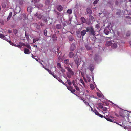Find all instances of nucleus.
I'll list each match as a JSON object with an SVG mask.
<instances>
[{
  "instance_id": "f257e3e1",
  "label": "nucleus",
  "mask_w": 131,
  "mask_h": 131,
  "mask_svg": "<svg viewBox=\"0 0 131 131\" xmlns=\"http://www.w3.org/2000/svg\"><path fill=\"white\" fill-rule=\"evenodd\" d=\"M9 43L12 46H16L18 47L21 48L22 46H26L29 49H31L30 46L28 44H25V43L22 42H19L18 44L16 43H15L13 42L14 41H8Z\"/></svg>"
},
{
  "instance_id": "f03ea898",
  "label": "nucleus",
  "mask_w": 131,
  "mask_h": 131,
  "mask_svg": "<svg viewBox=\"0 0 131 131\" xmlns=\"http://www.w3.org/2000/svg\"><path fill=\"white\" fill-rule=\"evenodd\" d=\"M65 68L68 71V72L66 73L67 77L69 78H70L71 76L73 75L74 73L70 67L68 66H65Z\"/></svg>"
},
{
  "instance_id": "7ed1b4c3",
  "label": "nucleus",
  "mask_w": 131,
  "mask_h": 131,
  "mask_svg": "<svg viewBox=\"0 0 131 131\" xmlns=\"http://www.w3.org/2000/svg\"><path fill=\"white\" fill-rule=\"evenodd\" d=\"M87 32H89L91 34L94 36L95 33L94 29L92 27H86Z\"/></svg>"
},
{
  "instance_id": "20e7f679",
  "label": "nucleus",
  "mask_w": 131,
  "mask_h": 131,
  "mask_svg": "<svg viewBox=\"0 0 131 131\" xmlns=\"http://www.w3.org/2000/svg\"><path fill=\"white\" fill-rule=\"evenodd\" d=\"M110 26V25H108L104 30V32L106 35H108L109 32L111 31V28Z\"/></svg>"
},
{
  "instance_id": "39448f33",
  "label": "nucleus",
  "mask_w": 131,
  "mask_h": 131,
  "mask_svg": "<svg viewBox=\"0 0 131 131\" xmlns=\"http://www.w3.org/2000/svg\"><path fill=\"white\" fill-rule=\"evenodd\" d=\"M88 67L87 68L88 69H89L91 71H93L94 69V66L93 64H90L88 65Z\"/></svg>"
},
{
  "instance_id": "423d86ee",
  "label": "nucleus",
  "mask_w": 131,
  "mask_h": 131,
  "mask_svg": "<svg viewBox=\"0 0 131 131\" xmlns=\"http://www.w3.org/2000/svg\"><path fill=\"white\" fill-rule=\"evenodd\" d=\"M113 42H112L111 46L112 48H115L117 47V44L115 42V41H113Z\"/></svg>"
},
{
  "instance_id": "0eeeda50",
  "label": "nucleus",
  "mask_w": 131,
  "mask_h": 131,
  "mask_svg": "<svg viewBox=\"0 0 131 131\" xmlns=\"http://www.w3.org/2000/svg\"><path fill=\"white\" fill-rule=\"evenodd\" d=\"M76 48V46L74 44H72L71 46L70 50L71 51H73Z\"/></svg>"
},
{
  "instance_id": "6e6552de",
  "label": "nucleus",
  "mask_w": 131,
  "mask_h": 131,
  "mask_svg": "<svg viewBox=\"0 0 131 131\" xmlns=\"http://www.w3.org/2000/svg\"><path fill=\"white\" fill-rule=\"evenodd\" d=\"M125 112L124 111H122L119 112L120 116L122 117H124L125 116Z\"/></svg>"
},
{
  "instance_id": "1a4fd4ad",
  "label": "nucleus",
  "mask_w": 131,
  "mask_h": 131,
  "mask_svg": "<svg viewBox=\"0 0 131 131\" xmlns=\"http://www.w3.org/2000/svg\"><path fill=\"white\" fill-rule=\"evenodd\" d=\"M87 32V29L86 28V29H84L82 30L81 32V35L82 36H84L86 32Z\"/></svg>"
},
{
  "instance_id": "9d476101",
  "label": "nucleus",
  "mask_w": 131,
  "mask_h": 131,
  "mask_svg": "<svg viewBox=\"0 0 131 131\" xmlns=\"http://www.w3.org/2000/svg\"><path fill=\"white\" fill-rule=\"evenodd\" d=\"M24 52L26 54H29L30 53L29 50L27 48H24Z\"/></svg>"
},
{
  "instance_id": "9b49d317",
  "label": "nucleus",
  "mask_w": 131,
  "mask_h": 131,
  "mask_svg": "<svg viewBox=\"0 0 131 131\" xmlns=\"http://www.w3.org/2000/svg\"><path fill=\"white\" fill-rule=\"evenodd\" d=\"M77 36L79 38H80L82 36L81 34V32L79 30H77L76 31Z\"/></svg>"
},
{
  "instance_id": "f8f14e48",
  "label": "nucleus",
  "mask_w": 131,
  "mask_h": 131,
  "mask_svg": "<svg viewBox=\"0 0 131 131\" xmlns=\"http://www.w3.org/2000/svg\"><path fill=\"white\" fill-rule=\"evenodd\" d=\"M104 118L109 121L111 122H113V120L110 118L108 115H106L105 116H104Z\"/></svg>"
},
{
  "instance_id": "ddd939ff",
  "label": "nucleus",
  "mask_w": 131,
  "mask_h": 131,
  "mask_svg": "<svg viewBox=\"0 0 131 131\" xmlns=\"http://www.w3.org/2000/svg\"><path fill=\"white\" fill-rule=\"evenodd\" d=\"M68 56L70 58H73L74 56V53L72 52H70L68 54Z\"/></svg>"
},
{
  "instance_id": "4468645a",
  "label": "nucleus",
  "mask_w": 131,
  "mask_h": 131,
  "mask_svg": "<svg viewBox=\"0 0 131 131\" xmlns=\"http://www.w3.org/2000/svg\"><path fill=\"white\" fill-rule=\"evenodd\" d=\"M97 105L98 106L99 108L100 109H102L103 108L104 104L102 103H98Z\"/></svg>"
},
{
  "instance_id": "2eb2a0df",
  "label": "nucleus",
  "mask_w": 131,
  "mask_h": 131,
  "mask_svg": "<svg viewBox=\"0 0 131 131\" xmlns=\"http://www.w3.org/2000/svg\"><path fill=\"white\" fill-rule=\"evenodd\" d=\"M73 59L74 61H79V58L78 56L77 55V54L75 55L73 57Z\"/></svg>"
},
{
  "instance_id": "dca6fc26",
  "label": "nucleus",
  "mask_w": 131,
  "mask_h": 131,
  "mask_svg": "<svg viewBox=\"0 0 131 131\" xmlns=\"http://www.w3.org/2000/svg\"><path fill=\"white\" fill-rule=\"evenodd\" d=\"M57 10L59 11H61L63 9V7L61 5H59L57 7Z\"/></svg>"
},
{
  "instance_id": "f3484780",
  "label": "nucleus",
  "mask_w": 131,
  "mask_h": 131,
  "mask_svg": "<svg viewBox=\"0 0 131 131\" xmlns=\"http://www.w3.org/2000/svg\"><path fill=\"white\" fill-rule=\"evenodd\" d=\"M87 13L89 14H91L92 13V11L90 8H87Z\"/></svg>"
},
{
  "instance_id": "a211bd4d",
  "label": "nucleus",
  "mask_w": 131,
  "mask_h": 131,
  "mask_svg": "<svg viewBox=\"0 0 131 131\" xmlns=\"http://www.w3.org/2000/svg\"><path fill=\"white\" fill-rule=\"evenodd\" d=\"M12 13L11 12H10L9 13V14L8 15V17L7 19V21H8V20H10V18H11V17L12 16Z\"/></svg>"
},
{
  "instance_id": "6ab92c4d",
  "label": "nucleus",
  "mask_w": 131,
  "mask_h": 131,
  "mask_svg": "<svg viewBox=\"0 0 131 131\" xmlns=\"http://www.w3.org/2000/svg\"><path fill=\"white\" fill-rule=\"evenodd\" d=\"M48 72L50 74L52 75L54 78H56V75H54V73H53L52 72L51 70H49Z\"/></svg>"
},
{
  "instance_id": "aec40b11",
  "label": "nucleus",
  "mask_w": 131,
  "mask_h": 131,
  "mask_svg": "<svg viewBox=\"0 0 131 131\" xmlns=\"http://www.w3.org/2000/svg\"><path fill=\"white\" fill-rule=\"evenodd\" d=\"M57 67L60 70L62 67H61V65L60 63H58L57 64Z\"/></svg>"
},
{
  "instance_id": "412c9836",
  "label": "nucleus",
  "mask_w": 131,
  "mask_h": 131,
  "mask_svg": "<svg viewBox=\"0 0 131 131\" xmlns=\"http://www.w3.org/2000/svg\"><path fill=\"white\" fill-rule=\"evenodd\" d=\"M56 27L57 29H60L61 28V26L60 24H57L56 25Z\"/></svg>"
},
{
  "instance_id": "4be33fe9",
  "label": "nucleus",
  "mask_w": 131,
  "mask_h": 131,
  "mask_svg": "<svg viewBox=\"0 0 131 131\" xmlns=\"http://www.w3.org/2000/svg\"><path fill=\"white\" fill-rule=\"evenodd\" d=\"M60 70H61L63 73H64L66 72V70L64 68L62 67Z\"/></svg>"
},
{
  "instance_id": "5701e85b",
  "label": "nucleus",
  "mask_w": 131,
  "mask_h": 131,
  "mask_svg": "<svg viewBox=\"0 0 131 131\" xmlns=\"http://www.w3.org/2000/svg\"><path fill=\"white\" fill-rule=\"evenodd\" d=\"M112 41H107L106 44V45L107 46H111L112 43Z\"/></svg>"
},
{
  "instance_id": "b1692460",
  "label": "nucleus",
  "mask_w": 131,
  "mask_h": 131,
  "mask_svg": "<svg viewBox=\"0 0 131 131\" xmlns=\"http://www.w3.org/2000/svg\"><path fill=\"white\" fill-rule=\"evenodd\" d=\"M86 78L88 82H90L91 81V78L90 76L87 75H86Z\"/></svg>"
},
{
  "instance_id": "393cba45",
  "label": "nucleus",
  "mask_w": 131,
  "mask_h": 131,
  "mask_svg": "<svg viewBox=\"0 0 131 131\" xmlns=\"http://www.w3.org/2000/svg\"><path fill=\"white\" fill-rule=\"evenodd\" d=\"M81 20L82 21L83 23H84L85 22L86 20L85 18L83 17H82L81 18Z\"/></svg>"
},
{
  "instance_id": "a878e982",
  "label": "nucleus",
  "mask_w": 131,
  "mask_h": 131,
  "mask_svg": "<svg viewBox=\"0 0 131 131\" xmlns=\"http://www.w3.org/2000/svg\"><path fill=\"white\" fill-rule=\"evenodd\" d=\"M64 63L66 64H68L69 63V60L68 59H66L64 60Z\"/></svg>"
},
{
  "instance_id": "bb28decb",
  "label": "nucleus",
  "mask_w": 131,
  "mask_h": 131,
  "mask_svg": "<svg viewBox=\"0 0 131 131\" xmlns=\"http://www.w3.org/2000/svg\"><path fill=\"white\" fill-rule=\"evenodd\" d=\"M85 46L86 49L88 50H89L91 49V47L89 46L88 45H86Z\"/></svg>"
},
{
  "instance_id": "cd10ccee",
  "label": "nucleus",
  "mask_w": 131,
  "mask_h": 131,
  "mask_svg": "<svg viewBox=\"0 0 131 131\" xmlns=\"http://www.w3.org/2000/svg\"><path fill=\"white\" fill-rule=\"evenodd\" d=\"M93 112L95 113L96 115H97V116L98 115H99V113L98 112L96 109L94 110Z\"/></svg>"
},
{
  "instance_id": "c85d7f7f",
  "label": "nucleus",
  "mask_w": 131,
  "mask_h": 131,
  "mask_svg": "<svg viewBox=\"0 0 131 131\" xmlns=\"http://www.w3.org/2000/svg\"><path fill=\"white\" fill-rule=\"evenodd\" d=\"M72 12V10L71 9H68L67 11V13L69 14H71Z\"/></svg>"
},
{
  "instance_id": "c756f323",
  "label": "nucleus",
  "mask_w": 131,
  "mask_h": 131,
  "mask_svg": "<svg viewBox=\"0 0 131 131\" xmlns=\"http://www.w3.org/2000/svg\"><path fill=\"white\" fill-rule=\"evenodd\" d=\"M67 80L68 82V85L70 86L71 85V82L70 81V80L69 79H67Z\"/></svg>"
},
{
  "instance_id": "7c9ffc66",
  "label": "nucleus",
  "mask_w": 131,
  "mask_h": 131,
  "mask_svg": "<svg viewBox=\"0 0 131 131\" xmlns=\"http://www.w3.org/2000/svg\"><path fill=\"white\" fill-rule=\"evenodd\" d=\"M52 38L53 40L54 41H55L57 40V37L55 35H53L52 36Z\"/></svg>"
},
{
  "instance_id": "2f4dec72",
  "label": "nucleus",
  "mask_w": 131,
  "mask_h": 131,
  "mask_svg": "<svg viewBox=\"0 0 131 131\" xmlns=\"http://www.w3.org/2000/svg\"><path fill=\"white\" fill-rule=\"evenodd\" d=\"M75 62V63L77 65V68H78L79 66L80 65V64L79 63V61H74Z\"/></svg>"
},
{
  "instance_id": "473e14b6",
  "label": "nucleus",
  "mask_w": 131,
  "mask_h": 131,
  "mask_svg": "<svg viewBox=\"0 0 131 131\" xmlns=\"http://www.w3.org/2000/svg\"><path fill=\"white\" fill-rule=\"evenodd\" d=\"M32 57L33 58L35 59L36 61H38V59L37 58H36V57L37 58V57H36L35 56H34V55H33V54H32Z\"/></svg>"
},
{
  "instance_id": "72a5a7b5",
  "label": "nucleus",
  "mask_w": 131,
  "mask_h": 131,
  "mask_svg": "<svg viewBox=\"0 0 131 131\" xmlns=\"http://www.w3.org/2000/svg\"><path fill=\"white\" fill-rule=\"evenodd\" d=\"M67 89L70 91L72 89V87L71 86H67Z\"/></svg>"
},
{
  "instance_id": "f704fd0d",
  "label": "nucleus",
  "mask_w": 131,
  "mask_h": 131,
  "mask_svg": "<svg viewBox=\"0 0 131 131\" xmlns=\"http://www.w3.org/2000/svg\"><path fill=\"white\" fill-rule=\"evenodd\" d=\"M90 88L91 89H93L94 88V85L92 84H91L90 85Z\"/></svg>"
},
{
  "instance_id": "c9c22d12",
  "label": "nucleus",
  "mask_w": 131,
  "mask_h": 131,
  "mask_svg": "<svg viewBox=\"0 0 131 131\" xmlns=\"http://www.w3.org/2000/svg\"><path fill=\"white\" fill-rule=\"evenodd\" d=\"M80 82H81V83H82V84L83 85H84V83L83 80H82V79H80Z\"/></svg>"
},
{
  "instance_id": "e433bc0d",
  "label": "nucleus",
  "mask_w": 131,
  "mask_h": 131,
  "mask_svg": "<svg viewBox=\"0 0 131 131\" xmlns=\"http://www.w3.org/2000/svg\"><path fill=\"white\" fill-rule=\"evenodd\" d=\"M83 102H84V103L87 106L88 105L89 106V105H90L89 104V103L87 102L86 101H85V100H83Z\"/></svg>"
},
{
  "instance_id": "4c0bfd02",
  "label": "nucleus",
  "mask_w": 131,
  "mask_h": 131,
  "mask_svg": "<svg viewBox=\"0 0 131 131\" xmlns=\"http://www.w3.org/2000/svg\"><path fill=\"white\" fill-rule=\"evenodd\" d=\"M69 40L70 41H72L73 40V38L72 37H69Z\"/></svg>"
},
{
  "instance_id": "58836bf2",
  "label": "nucleus",
  "mask_w": 131,
  "mask_h": 131,
  "mask_svg": "<svg viewBox=\"0 0 131 131\" xmlns=\"http://www.w3.org/2000/svg\"><path fill=\"white\" fill-rule=\"evenodd\" d=\"M103 110L104 111H106L107 110V108L106 107H103L102 108Z\"/></svg>"
},
{
  "instance_id": "ea45409f",
  "label": "nucleus",
  "mask_w": 131,
  "mask_h": 131,
  "mask_svg": "<svg viewBox=\"0 0 131 131\" xmlns=\"http://www.w3.org/2000/svg\"><path fill=\"white\" fill-rule=\"evenodd\" d=\"M97 96L99 97H102V95L101 94L99 93H97Z\"/></svg>"
},
{
  "instance_id": "a19ab883",
  "label": "nucleus",
  "mask_w": 131,
  "mask_h": 131,
  "mask_svg": "<svg viewBox=\"0 0 131 131\" xmlns=\"http://www.w3.org/2000/svg\"><path fill=\"white\" fill-rule=\"evenodd\" d=\"M40 40V39L39 38H37V39H35L34 38L33 39V41H38V40Z\"/></svg>"
},
{
  "instance_id": "79ce46f5",
  "label": "nucleus",
  "mask_w": 131,
  "mask_h": 131,
  "mask_svg": "<svg viewBox=\"0 0 131 131\" xmlns=\"http://www.w3.org/2000/svg\"><path fill=\"white\" fill-rule=\"evenodd\" d=\"M44 34L45 36H46L47 34V31L46 29L44 31Z\"/></svg>"
},
{
  "instance_id": "37998d69",
  "label": "nucleus",
  "mask_w": 131,
  "mask_h": 131,
  "mask_svg": "<svg viewBox=\"0 0 131 131\" xmlns=\"http://www.w3.org/2000/svg\"><path fill=\"white\" fill-rule=\"evenodd\" d=\"M95 27L97 28H100V24H97L95 26Z\"/></svg>"
},
{
  "instance_id": "c03bdc74",
  "label": "nucleus",
  "mask_w": 131,
  "mask_h": 131,
  "mask_svg": "<svg viewBox=\"0 0 131 131\" xmlns=\"http://www.w3.org/2000/svg\"><path fill=\"white\" fill-rule=\"evenodd\" d=\"M126 35L127 37H128L130 36V33L129 32H128L126 33Z\"/></svg>"
},
{
  "instance_id": "a18cd8bd",
  "label": "nucleus",
  "mask_w": 131,
  "mask_h": 131,
  "mask_svg": "<svg viewBox=\"0 0 131 131\" xmlns=\"http://www.w3.org/2000/svg\"><path fill=\"white\" fill-rule=\"evenodd\" d=\"M2 6L3 8H5L6 7V4H3L2 5Z\"/></svg>"
},
{
  "instance_id": "49530a36",
  "label": "nucleus",
  "mask_w": 131,
  "mask_h": 131,
  "mask_svg": "<svg viewBox=\"0 0 131 131\" xmlns=\"http://www.w3.org/2000/svg\"><path fill=\"white\" fill-rule=\"evenodd\" d=\"M49 3V0H46L45 2V3L46 4H48Z\"/></svg>"
},
{
  "instance_id": "de8ad7c7",
  "label": "nucleus",
  "mask_w": 131,
  "mask_h": 131,
  "mask_svg": "<svg viewBox=\"0 0 131 131\" xmlns=\"http://www.w3.org/2000/svg\"><path fill=\"white\" fill-rule=\"evenodd\" d=\"M75 89H72V90L71 91V93H74L75 92Z\"/></svg>"
},
{
  "instance_id": "09e8293b",
  "label": "nucleus",
  "mask_w": 131,
  "mask_h": 131,
  "mask_svg": "<svg viewBox=\"0 0 131 131\" xmlns=\"http://www.w3.org/2000/svg\"><path fill=\"white\" fill-rule=\"evenodd\" d=\"M75 88L76 89V90L77 91H79L80 90V89L77 86H75Z\"/></svg>"
},
{
  "instance_id": "8fccbe9b",
  "label": "nucleus",
  "mask_w": 131,
  "mask_h": 131,
  "mask_svg": "<svg viewBox=\"0 0 131 131\" xmlns=\"http://www.w3.org/2000/svg\"><path fill=\"white\" fill-rule=\"evenodd\" d=\"M4 36L2 34L0 33V37L1 38H4Z\"/></svg>"
},
{
  "instance_id": "3c124183",
  "label": "nucleus",
  "mask_w": 131,
  "mask_h": 131,
  "mask_svg": "<svg viewBox=\"0 0 131 131\" xmlns=\"http://www.w3.org/2000/svg\"><path fill=\"white\" fill-rule=\"evenodd\" d=\"M99 0H96L95 1H94L93 2L94 4H96L97 2H98Z\"/></svg>"
},
{
  "instance_id": "603ef678",
  "label": "nucleus",
  "mask_w": 131,
  "mask_h": 131,
  "mask_svg": "<svg viewBox=\"0 0 131 131\" xmlns=\"http://www.w3.org/2000/svg\"><path fill=\"white\" fill-rule=\"evenodd\" d=\"M98 116H100L101 118H103V117H104V116H103L102 115L100 114V113L99 114V115H98Z\"/></svg>"
},
{
  "instance_id": "864d4df0",
  "label": "nucleus",
  "mask_w": 131,
  "mask_h": 131,
  "mask_svg": "<svg viewBox=\"0 0 131 131\" xmlns=\"http://www.w3.org/2000/svg\"><path fill=\"white\" fill-rule=\"evenodd\" d=\"M42 17V16L40 14H39L38 15V16H37V17L39 18L40 19Z\"/></svg>"
},
{
  "instance_id": "5fc2aeb1",
  "label": "nucleus",
  "mask_w": 131,
  "mask_h": 131,
  "mask_svg": "<svg viewBox=\"0 0 131 131\" xmlns=\"http://www.w3.org/2000/svg\"><path fill=\"white\" fill-rule=\"evenodd\" d=\"M95 58H94V60H95V61H96L97 60V59L96 58L98 57V56L97 54H96L95 55Z\"/></svg>"
},
{
  "instance_id": "6e6d98bb",
  "label": "nucleus",
  "mask_w": 131,
  "mask_h": 131,
  "mask_svg": "<svg viewBox=\"0 0 131 131\" xmlns=\"http://www.w3.org/2000/svg\"><path fill=\"white\" fill-rule=\"evenodd\" d=\"M43 67L44 68H45V69L47 71H48V70H49V69H48V68H46L45 67Z\"/></svg>"
},
{
  "instance_id": "4d7b16f0",
  "label": "nucleus",
  "mask_w": 131,
  "mask_h": 131,
  "mask_svg": "<svg viewBox=\"0 0 131 131\" xmlns=\"http://www.w3.org/2000/svg\"><path fill=\"white\" fill-rule=\"evenodd\" d=\"M89 106L91 108V111H94V110H93V108L90 105H89Z\"/></svg>"
},
{
  "instance_id": "13d9d810",
  "label": "nucleus",
  "mask_w": 131,
  "mask_h": 131,
  "mask_svg": "<svg viewBox=\"0 0 131 131\" xmlns=\"http://www.w3.org/2000/svg\"><path fill=\"white\" fill-rule=\"evenodd\" d=\"M72 83L73 85L74 86V85H75V81L74 80H73L72 82Z\"/></svg>"
},
{
  "instance_id": "bf43d9fd",
  "label": "nucleus",
  "mask_w": 131,
  "mask_h": 131,
  "mask_svg": "<svg viewBox=\"0 0 131 131\" xmlns=\"http://www.w3.org/2000/svg\"><path fill=\"white\" fill-rule=\"evenodd\" d=\"M128 119H129V121L131 123V117H129V118Z\"/></svg>"
},
{
  "instance_id": "052dcab7",
  "label": "nucleus",
  "mask_w": 131,
  "mask_h": 131,
  "mask_svg": "<svg viewBox=\"0 0 131 131\" xmlns=\"http://www.w3.org/2000/svg\"><path fill=\"white\" fill-rule=\"evenodd\" d=\"M89 17L90 18H91L92 19H93V17L91 15H90L89 16Z\"/></svg>"
},
{
  "instance_id": "680f3d73",
  "label": "nucleus",
  "mask_w": 131,
  "mask_h": 131,
  "mask_svg": "<svg viewBox=\"0 0 131 131\" xmlns=\"http://www.w3.org/2000/svg\"><path fill=\"white\" fill-rule=\"evenodd\" d=\"M83 79H84V81L86 82H87V81L86 80V79H85L84 77H83Z\"/></svg>"
},
{
  "instance_id": "e2e57ef3",
  "label": "nucleus",
  "mask_w": 131,
  "mask_h": 131,
  "mask_svg": "<svg viewBox=\"0 0 131 131\" xmlns=\"http://www.w3.org/2000/svg\"><path fill=\"white\" fill-rule=\"evenodd\" d=\"M14 33L15 34H16L17 32V31L16 30H14Z\"/></svg>"
},
{
  "instance_id": "0e129e2a",
  "label": "nucleus",
  "mask_w": 131,
  "mask_h": 131,
  "mask_svg": "<svg viewBox=\"0 0 131 131\" xmlns=\"http://www.w3.org/2000/svg\"><path fill=\"white\" fill-rule=\"evenodd\" d=\"M58 81L60 82L61 83L62 82H63V81H62V80H61V79H59V80H58Z\"/></svg>"
},
{
  "instance_id": "69168bd1",
  "label": "nucleus",
  "mask_w": 131,
  "mask_h": 131,
  "mask_svg": "<svg viewBox=\"0 0 131 131\" xmlns=\"http://www.w3.org/2000/svg\"><path fill=\"white\" fill-rule=\"evenodd\" d=\"M38 15L39 14L38 13H36L35 14V16H37H37H38Z\"/></svg>"
},
{
  "instance_id": "338daca9",
  "label": "nucleus",
  "mask_w": 131,
  "mask_h": 131,
  "mask_svg": "<svg viewBox=\"0 0 131 131\" xmlns=\"http://www.w3.org/2000/svg\"><path fill=\"white\" fill-rule=\"evenodd\" d=\"M115 115L117 117H119V115L116 113L115 114Z\"/></svg>"
},
{
  "instance_id": "774afa93",
  "label": "nucleus",
  "mask_w": 131,
  "mask_h": 131,
  "mask_svg": "<svg viewBox=\"0 0 131 131\" xmlns=\"http://www.w3.org/2000/svg\"><path fill=\"white\" fill-rule=\"evenodd\" d=\"M108 117L109 118H113V116H109Z\"/></svg>"
}]
</instances>
